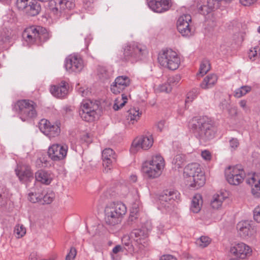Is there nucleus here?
I'll return each instance as SVG.
<instances>
[{
  "label": "nucleus",
  "instance_id": "nucleus-63",
  "mask_svg": "<svg viewBox=\"0 0 260 260\" xmlns=\"http://www.w3.org/2000/svg\"><path fill=\"white\" fill-rule=\"evenodd\" d=\"M5 203V200L4 196L0 193V206L4 205Z\"/></svg>",
  "mask_w": 260,
  "mask_h": 260
},
{
  "label": "nucleus",
  "instance_id": "nucleus-16",
  "mask_svg": "<svg viewBox=\"0 0 260 260\" xmlns=\"http://www.w3.org/2000/svg\"><path fill=\"white\" fill-rule=\"evenodd\" d=\"M191 17L190 15L185 14L181 16L177 22V27L178 31L184 37L191 35L192 32L189 26Z\"/></svg>",
  "mask_w": 260,
  "mask_h": 260
},
{
  "label": "nucleus",
  "instance_id": "nucleus-12",
  "mask_svg": "<svg viewBox=\"0 0 260 260\" xmlns=\"http://www.w3.org/2000/svg\"><path fill=\"white\" fill-rule=\"evenodd\" d=\"M178 192L173 190H166L160 196V207L167 211H171L174 207V203L177 199Z\"/></svg>",
  "mask_w": 260,
  "mask_h": 260
},
{
  "label": "nucleus",
  "instance_id": "nucleus-37",
  "mask_svg": "<svg viewBox=\"0 0 260 260\" xmlns=\"http://www.w3.org/2000/svg\"><path fill=\"white\" fill-rule=\"evenodd\" d=\"M211 242V239L207 236H201L197 239L196 241V245L201 248L207 247Z\"/></svg>",
  "mask_w": 260,
  "mask_h": 260
},
{
  "label": "nucleus",
  "instance_id": "nucleus-18",
  "mask_svg": "<svg viewBox=\"0 0 260 260\" xmlns=\"http://www.w3.org/2000/svg\"><path fill=\"white\" fill-rule=\"evenodd\" d=\"M230 252L238 258L244 259L251 254V249L245 244L239 243L231 246Z\"/></svg>",
  "mask_w": 260,
  "mask_h": 260
},
{
  "label": "nucleus",
  "instance_id": "nucleus-41",
  "mask_svg": "<svg viewBox=\"0 0 260 260\" xmlns=\"http://www.w3.org/2000/svg\"><path fill=\"white\" fill-rule=\"evenodd\" d=\"M251 89V87L248 86H243L238 88L235 91V96L237 98H241L249 92Z\"/></svg>",
  "mask_w": 260,
  "mask_h": 260
},
{
  "label": "nucleus",
  "instance_id": "nucleus-34",
  "mask_svg": "<svg viewBox=\"0 0 260 260\" xmlns=\"http://www.w3.org/2000/svg\"><path fill=\"white\" fill-rule=\"evenodd\" d=\"M260 56V48L255 46L251 48L248 52V57L252 61L258 60Z\"/></svg>",
  "mask_w": 260,
  "mask_h": 260
},
{
  "label": "nucleus",
  "instance_id": "nucleus-19",
  "mask_svg": "<svg viewBox=\"0 0 260 260\" xmlns=\"http://www.w3.org/2000/svg\"><path fill=\"white\" fill-rule=\"evenodd\" d=\"M150 8L157 13L168 11L171 7V0H147Z\"/></svg>",
  "mask_w": 260,
  "mask_h": 260
},
{
  "label": "nucleus",
  "instance_id": "nucleus-17",
  "mask_svg": "<svg viewBox=\"0 0 260 260\" xmlns=\"http://www.w3.org/2000/svg\"><path fill=\"white\" fill-rule=\"evenodd\" d=\"M246 182L251 188V191L255 198H260V175L253 173L248 175Z\"/></svg>",
  "mask_w": 260,
  "mask_h": 260
},
{
  "label": "nucleus",
  "instance_id": "nucleus-61",
  "mask_svg": "<svg viewBox=\"0 0 260 260\" xmlns=\"http://www.w3.org/2000/svg\"><path fill=\"white\" fill-rule=\"evenodd\" d=\"M137 218V215H135V214H132L131 213V215L129 217V218H128V221L129 222H134L135 220Z\"/></svg>",
  "mask_w": 260,
  "mask_h": 260
},
{
  "label": "nucleus",
  "instance_id": "nucleus-48",
  "mask_svg": "<svg viewBox=\"0 0 260 260\" xmlns=\"http://www.w3.org/2000/svg\"><path fill=\"white\" fill-rule=\"evenodd\" d=\"M181 77L179 75H176L175 76L170 77L168 79V82L170 84V85H172V87L176 85L180 81Z\"/></svg>",
  "mask_w": 260,
  "mask_h": 260
},
{
  "label": "nucleus",
  "instance_id": "nucleus-44",
  "mask_svg": "<svg viewBox=\"0 0 260 260\" xmlns=\"http://www.w3.org/2000/svg\"><path fill=\"white\" fill-rule=\"evenodd\" d=\"M55 194L52 190L48 191L45 195H43L42 199L45 204H50L54 200Z\"/></svg>",
  "mask_w": 260,
  "mask_h": 260
},
{
  "label": "nucleus",
  "instance_id": "nucleus-9",
  "mask_svg": "<svg viewBox=\"0 0 260 260\" xmlns=\"http://www.w3.org/2000/svg\"><path fill=\"white\" fill-rule=\"evenodd\" d=\"M225 175L228 182L235 185L242 183L245 177L243 169L240 165L229 167L225 170Z\"/></svg>",
  "mask_w": 260,
  "mask_h": 260
},
{
  "label": "nucleus",
  "instance_id": "nucleus-22",
  "mask_svg": "<svg viewBox=\"0 0 260 260\" xmlns=\"http://www.w3.org/2000/svg\"><path fill=\"white\" fill-rule=\"evenodd\" d=\"M38 26H31L26 28L22 34L23 39L29 44H32L37 42L38 35Z\"/></svg>",
  "mask_w": 260,
  "mask_h": 260
},
{
  "label": "nucleus",
  "instance_id": "nucleus-50",
  "mask_svg": "<svg viewBox=\"0 0 260 260\" xmlns=\"http://www.w3.org/2000/svg\"><path fill=\"white\" fill-rule=\"evenodd\" d=\"M253 218L257 222H260V205L256 207L253 210Z\"/></svg>",
  "mask_w": 260,
  "mask_h": 260
},
{
  "label": "nucleus",
  "instance_id": "nucleus-40",
  "mask_svg": "<svg viewBox=\"0 0 260 260\" xmlns=\"http://www.w3.org/2000/svg\"><path fill=\"white\" fill-rule=\"evenodd\" d=\"M210 63L208 60H204L202 61L199 69V73L198 75L203 76L205 75L210 70Z\"/></svg>",
  "mask_w": 260,
  "mask_h": 260
},
{
  "label": "nucleus",
  "instance_id": "nucleus-24",
  "mask_svg": "<svg viewBox=\"0 0 260 260\" xmlns=\"http://www.w3.org/2000/svg\"><path fill=\"white\" fill-rule=\"evenodd\" d=\"M35 177L37 181L49 185L53 180V175L50 172L41 170L36 173Z\"/></svg>",
  "mask_w": 260,
  "mask_h": 260
},
{
  "label": "nucleus",
  "instance_id": "nucleus-10",
  "mask_svg": "<svg viewBox=\"0 0 260 260\" xmlns=\"http://www.w3.org/2000/svg\"><path fill=\"white\" fill-rule=\"evenodd\" d=\"M82 58L78 54H71L65 59L64 67L69 73L80 72L84 68Z\"/></svg>",
  "mask_w": 260,
  "mask_h": 260
},
{
  "label": "nucleus",
  "instance_id": "nucleus-11",
  "mask_svg": "<svg viewBox=\"0 0 260 260\" xmlns=\"http://www.w3.org/2000/svg\"><path fill=\"white\" fill-rule=\"evenodd\" d=\"M68 146L66 144H54L48 150L49 157L54 161L64 159L67 154Z\"/></svg>",
  "mask_w": 260,
  "mask_h": 260
},
{
  "label": "nucleus",
  "instance_id": "nucleus-58",
  "mask_svg": "<svg viewBox=\"0 0 260 260\" xmlns=\"http://www.w3.org/2000/svg\"><path fill=\"white\" fill-rule=\"evenodd\" d=\"M239 105L245 111L248 110V108L247 106V101L246 100H241L239 102Z\"/></svg>",
  "mask_w": 260,
  "mask_h": 260
},
{
  "label": "nucleus",
  "instance_id": "nucleus-57",
  "mask_svg": "<svg viewBox=\"0 0 260 260\" xmlns=\"http://www.w3.org/2000/svg\"><path fill=\"white\" fill-rule=\"evenodd\" d=\"M205 7H208L206 5H202L199 7V12L203 15H206L209 13L211 11H207L206 10Z\"/></svg>",
  "mask_w": 260,
  "mask_h": 260
},
{
  "label": "nucleus",
  "instance_id": "nucleus-64",
  "mask_svg": "<svg viewBox=\"0 0 260 260\" xmlns=\"http://www.w3.org/2000/svg\"><path fill=\"white\" fill-rule=\"evenodd\" d=\"M228 103L225 100H224L221 103L220 106L222 109H224V108H228Z\"/></svg>",
  "mask_w": 260,
  "mask_h": 260
},
{
  "label": "nucleus",
  "instance_id": "nucleus-3",
  "mask_svg": "<svg viewBox=\"0 0 260 260\" xmlns=\"http://www.w3.org/2000/svg\"><path fill=\"white\" fill-rule=\"evenodd\" d=\"M127 208L121 202H112L107 204L105 208V221L110 225L118 224L122 221L126 213Z\"/></svg>",
  "mask_w": 260,
  "mask_h": 260
},
{
  "label": "nucleus",
  "instance_id": "nucleus-43",
  "mask_svg": "<svg viewBox=\"0 0 260 260\" xmlns=\"http://www.w3.org/2000/svg\"><path fill=\"white\" fill-rule=\"evenodd\" d=\"M200 91L198 88H193L190 90L187 94V99L185 102H192L195 98H197L198 95L199 94Z\"/></svg>",
  "mask_w": 260,
  "mask_h": 260
},
{
  "label": "nucleus",
  "instance_id": "nucleus-27",
  "mask_svg": "<svg viewBox=\"0 0 260 260\" xmlns=\"http://www.w3.org/2000/svg\"><path fill=\"white\" fill-rule=\"evenodd\" d=\"M239 235L242 237L251 235L254 233V230L251 228L250 224L248 221H241L237 224Z\"/></svg>",
  "mask_w": 260,
  "mask_h": 260
},
{
  "label": "nucleus",
  "instance_id": "nucleus-51",
  "mask_svg": "<svg viewBox=\"0 0 260 260\" xmlns=\"http://www.w3.org/2000/svg\"><path fill=\"white\" fill-rule=\"evenodd\" d=\"M140 205L139 202L133 204L131 209V214L137 215L140 210Z\"/></svg>",
  "mask_w": 260,
  "mask_h": 260
},
{
  "label": "nucleus",
  "instance_id": "nucleus-32",
  "mask_svg": "<svg viewBox=\"0 0 260 260\" xmlns=\"http://www.w3.org/2000/svg\"><path fill=\"white\" fill-rule=\"evenodd\" d=\"M38 35L36 43H42L47 41L50 38V35L47 29L41 26H38Z\"/></svg>",
  "mask_w": 260,
  "mask_h": 260
},
{
  "label": "nucleus",
  "instance_id": "nucleus-56",
  "mask_svg": "<svg viewBox=\"0 0 260 260\" xmlns=\"http://www.w3.org/2000/svg\"><path fill=\"white\" fill-rule=\"evenodd\" d=\"M257 0H240V3L244 6H249L254 4Z\"/></svg>",
  "mask_w": 260,
  "mask_h": 260
},
{
  "label": "nucleus",
  "instance_id": "nucleus-20",
  "mask_svg": "<svg viewBox=\"0 0 260 260\" xmlns=\"http://www.w3.org/2000/svg\"><path fill=\"white\" fill-rule=\"evenodd\" d=\"M130 84V79L126 76L117 77L111 86V91L116 94L119 93Z\"/></svg>",
  "mask_w": 260,
  "mask_h": 260
},
{
  "label": "nucleus",
  "instance_id": "nucleus-15",
  "mask_svg": "<svg viewBox=\"0 0 260 260\" xmlns=\"http://www.w3.org/2000/svg\"><path fill=\"white\" fill-rule=\"evenodd\" d=\"M151 229L150 222L147 221L142 229L134 230L132 232L131 236L137 244L144 247L147 241L148 232Z\"/></svg>",
  "mask_w": 260,
  "mask_h": 260
},
{
  "label": "nucleus",
  "instance_id": "nucleus-35",
  "mask_svg": "<svg viewBox=\"0 0 260 260\" xmlns=\"http://www.w3.org/2000/svg\"><path fill=\"white\" fill-rule=\"evenodd\" d=\"M185 162V155L183 154L176 155L172 160V164L175 166V167L178 169L182 168L184 165Z\"/></svg>",
  "mask_w": 260,
  "mask_h": 260
},
{
  "label": "nucleus",
  "instance_id": "nucleus-6",
  "mask_svg": "<svg viewBox=\"0 0 260 260\" xmlns=\"http://www.w3.org/2000/svg\"><path fill=\"white\" fill-rule=\"evenodd\" d=\"M146 53L144 46L138 43L132 42L124 46L122 59L133 63L142 59Z\"/></svg>",
  "mask_w": 260,
  "mask_h": 260
},
{
  "label": "nucleus",
  "instance_id": "nucleus-59",
  "mask_svg": "<svg viewBox=\"0 0 260 260\" xmlns=\"http://www.w3.org/2000/svg\"><path fill=\"white\" fill-rule=\"evenodd\" d=\"M160 260H177L176 257L171 255H166L162 256Z\"/></svg>",
  "mask_w": 260,
  "mask_h": 260
},
{
  "label": "nucleus",
  "instance_id": "nucleus-13",
  "mask_svg": "<svg viewBox=\"0 0 260 260\" xmlns=\"http://www.w3.org/2000/svg\"><path fill=\"white\" fill-rule=\"evenodd\" d=\"M153 144V139L151 135L138 137L133 141L131 151L135 153L141 149L147 150L151 147Z\"/></svg>",
  "mask_w": 260,
  "mask_h": 260
},
{
  "label": "nucleus",
  "instance_id": "nucleus-7",
  "mask_svg": "<svg viewBox=\"0 0 260 260\" xmlns=\"http://www.w3.org/2000/svg\"><path fill=\"white\" fill-rule=\"evenodd\" d=\"M159 63L171 70L177 69L180 64V58L177 53L172 49L164 50L158 56Z\"/></svg>",
  "mask_w": 260,
  "mask_h": 260
},
{
  "label": "nucleus",
  "instance_id": "nucleus-31",
  "mask_svg": "<svg viewBox=\"0 0 260 260\" xmlns=\"http://www.w3.org/2000/svg\"><path fill=\"white\" fill-rule=\"evenodd\" d=\"M225 199V196L222 193L214 194L211 201V206L213 209H218L221 206Z\"/></svg>",
  "mask_w": 260,
  "mask_h": 260
},
{
  "label": "nucleus",
  "instance_id": "nucleus-2",
  "mask_svg": "<svg viewBox=\"0 0 260 260\" xmlns=\"http://www.w3.org/2000/svg\"><path fill=\"white\" fill-rule=\"evenodd\" d=\"M183 179L186 185L197 189L205 183L204 173L197 163L189 164L185 167Z\"/></svg>",
  "mask_w": 260,
  "mask_h": 260
},
{
  "label": "nucleus",
  "instance_id": "nucleus-49",
  "mask_svg": "<svg viewBox=\"0 0 260 260\" xmlns=\"http://www.w3.org/2000/svg\"><path fill=\"white\" fill-rule=\"evenodd\" d=\"M76 255V249L74 247H71L70 252L66 255V260H74Z\"/></svg>",
  "mask_w": 260,
  "mask_h": 260
},
{
  "label": "nucleus",
  "instance_id": "nucleus-60",
  "mask_svg": "<svg viewBox=\"0 0 260 260\" xmlns=\"http://www.w3.org/2000/svg\"><path fill=\"white\" fill-rule=\"evenodd\" d=\"M164 126H165V121H160L159 122H158V123L157 124V129L160 132H161Z\"/></svg>",
  "mask_w": 260,
  "mask_h": 260
},
{
  "label": "nucleus",
  "instance_id": "nucleus-47",
  "mask_svg": "<svg viewBox=\"0 0 260 260\" xmlns=\"http://www.w3.org/2000/svg\"><path fill=\"white\" fill-rule=\"evenodd\" d=\"M172 89V85H170L168 81L167 83L159 85L158 87L157 88V90L160 92H165L166 93H169L171 92Z\"/></svg>",
  "mask_w": 260,
  "mask_h": 260
},
{
  "label": "nucleus",
  "instance_id": "nucleus-21",
  "mask_svg": "<svg viewBox=\"0 0 260 260\" xmlns=\"http://www.w3.org/2000/svg\"><path fill=\"white\" fill-rule=\"evenodd\" d=\"M102 158L104 171L108 173L111 169L112 162L116 159L113 150L111 148L105 149L102 153Z\"/></svg>",
  "mask_w": 260,
  "mask_h": 260
},
{
  "label": "nucleus",
  "instance_id": "nucleus-26",
  "mask_svg": "<svg viewBox=\"0 0 260 260\" xmlns=\"http://www.w3.org/2000/svg\"><path fill=\"white\" fill-rule=\"evenodd\" d=\"M16 173L21 181H25L33 178L30 167L27 166H20L16 169Z\"/></svg>",
  "mask_w": 260,
  "mask_h": 260
},
{
  "label": "nucleus",
  "instance_id": "nucleus-33",
  "mask_svg": "<svg viewBox=\"0 0 260 260\" xmlns=\"http://www.w3.org/2000/svg\"><path fill=\"white\" fill-rule=\"evenodd\" d=\"M127 112V120H129L132 124H134L135 121H137L139 119L142 114L137 108H131Z\"/></svg>",
  "mask_w": 260,
  "mask_h": 260
},
{
  "label": "nucleus",
  "instance_id": "nucleus-36",
  "mask_svg": "<svg viewBox=\"0 0 260 260\" xmlns=\"http://www.w3.org/2000/svg\"><path fill=\"white\" fill-rule=\"evenodd\" d=\"M127 97L124 94H122L121 98H117L114 101V104L113 106V109L115 111L119 110L121 108L124 106L127 102Z\"/></svg>",
  "mask_w": 260,
  "mask_h": 260
},
{
  "label": "nucleus",
  "instance_id": "nucleus-62",
  "mask_svg": "<svg viewBox=\"0 0 260 260\" xmlns=\"http://www.w3.org/2000/svg\"><path fill=\"white\" fill-rule=\"evenodd\" d=\"M122 242L124 243L126 246H129L130 243L129 242L125 241L126 240L129 241V238L128 236H125L122 239Z\"/></svg>",
  "mask_w": 260,
  "mask_h": 260
},
{
  "label": "nucleus",
  "instance_id": "nucleus-25",
  "mask_svg": "<svg viewBox=\"0 0 260 260\" xmlns=\"http://www.w3.org/2000/svg\"><path fill=\"white\" fill-rule=\"evenodd\" d=\"M50 92L54 96L63 97L67 93L68 84L65 81H61L59 84L51 86Z\"/></svg>",
  "mask_w": 260,
  "mask_h": 260
},
{
  "label": "nucleus",
  "instance_id": "nucleus-5",
  "mask_svg": "<svg viewBox=\"0 0 260 260\" xmlns=\"http://www.w3.org/2000/svg\"><path fill=\"white\" fill-rule=\"evenodd\" d=\"M37 105L29 100L17 101L13 105V110L17 112L20 118L23 121L28 120L37 116Z\"/></svg>",
  "mask_w": 260,
  "mask_h": 260
},
{
  "label": "nucleus",
  "instance_id": "nucleus-4",
  "mask_svg": "<svg viewBox=\"0 0 260 260\" xmlns=\"http://www.w3.org/2000/svg\"><path fill=\"white\" fill-rule=\"evenodd\" d=\"M165 167V161L160 155L152 156L150 160L143 164L142 171L144 175L151 179L156 178L160 176Z\"/></svg>",
  "mask_w": 260,
  "mask_h": 260
},
{
  "label": "nucleus",
  "instance_id": "nucleus-1",
  "mask_svg": "<svg viewBox=\"0 0 260 260\" xmlns=\"http://www.w3.org/2000/svg\"><path fill=\"white\" fill-rule=\"evenodd\" d=\"M190 126L194 136L201 143L213 139L216 133L213 121L207 116L193 118Z\"/></svg>",
  "mask_w": 260,
  "mask_h": 260
},
{
  "label": "nucleus",
  "instance_id": "nucleus-28",
  "mask_svg": "<svg viewBox=\"0 0 260 260\" xmlns=\"http://www.w3.org/2000/svg\"><path fill=\"white\" fill-rule=\"evenodd\" d=\"M202 204L203 200L201 195L200 194H195L191 201L190 207V211L194 213H198L201 209Z\"/></svg>",
  "mask_w": 260,
  "mask_h": 260
},
{
  "label": "nucleus",
  "instance_id": "nucleus-42",
  "mask_svg": "<svg viewBox=\"0 0 260 260\" xmlns=\"http://www.w3.org/2000/svg\"><path fill=\"white\" fill-rule=\"evenodd\" d=\"M123 249L122 247L120 245H117L115 246L111 253V257L113 260H120V257L118 255V253L120 252H123Z\"/></svg>",
  "mask_w": 260,
  "mask_h": 260
},
{
  "label": "nucleus",
  "instance_id": "nucleus-38",
  "mask_svg": "<svg viewBox=\"0 0 260 260\" xmlns=\"http://www.w3.org/2000/svg\"><path fill=\"white\" fill-rule=\"evenodd\" d=\"M98 72L99 78L103 80L109 78L111 76V73L105 67H99Z\"/></svg>",
  "mask_w": 260,
  "mask_h": 260
},
{
  "label": "nucleus",
  "instance_id": "nucleus-23",
  "mask_svg": "<svg viewBox=\"0 0 260 260\" xmlns=\"http://www.w3.org/2000/svg\"><path fill=\"white\" fill-rule=\"evenodd\" d=\"M55 7L52 8V12L58 14L59 11L73 9L75 6L74 0H55Z\"/></svg>",
  "mask_w": 260,
  "mask_h": 260
},
{
  "label": "nucleus",
  "instance_id": "nucleus-45",
  "mask_svg": "<svg viewBox=\"0 0 260 260\" xmlns=\"http://www.w3.org/2000/svg\"><path fill=\"white\" fill-rule=\"evenodd\" d=\"M42 198L43 194H42L36 192H30L28 194V199L30 202L35 203L41 201Z\"/></svg>",
  "mask_w": 260,
  "mask_h": 260
},
{
  "label": "nucleus",
  "instance_id": "nucleus-53",
  "mask_svg": "<svg viewBox=\"0 0 260 260\" xmlns=\"http://www.w3.org/2000/svg\"><path fill=\"white\" fill-rule=\"evenodd\" d=\"M216 1L214 0H208L207 6L208 7H205L206 10L208 11H212V10L214 8V6L215 4Z\"/></svg>",
  "mask_w": 260,
  "mask_h": 260
},
{
  "label": "nucleus",
  "instance_id": "nucleus-55",
  "mask_svg": "<svg viewBox=\"0 0 260 260\" xmlns=\"http://www.w3.org/2000/svg\"><path fill=\"white\" fill-rule=\"evenodd\" d=\"M228 113L230 116L235 117L237 115V108L236 107H231L228 108Z\"/></svg>",
  "mask_w": 260,
  "mask_h": 260
},
{
  "label": "nucleus",
  "instance_id": "nucleus-30",
  "mask_svg": "<svg viewBox=\"0 0 260 260\" xmlns=\"http://www.w3.org/2000/svg\"><path fill=\"white\" fill-rule=\"evenodd\" d=\"M217 77L214 74L209 75L207 76L200 84V87L204 89H207L211 88L216 82Z\"/></svg>",
  "mask_w": 260,
  "mask_h": 260
},
{
  "label": "nucleus",
  "instance_id": "nucleus-39",
  "mask_svg": "<svg viewBox=\"0 0 260 260\" xmlns=\"http://www.w3.org/2000/svg\"><path fill=\"white\" fill-rule=\"evenodd\" d=\"M26 234V229L22 224H17L14 228V234L17 238L23 237Z\"/></svg>",
  "mask_w": 260,
  "mask_h": 260
},
{
  "label": "nucleus",
  "instance_id": "nucleus-14",
  "mask_svg": "<svg viewBox=\"0 0 260 260\" xmlns=\"http://www.w3.org/2000/svg\"><path fill=\"white\" fill-rule=\"evenodd\" d=\"M39 127L41 132L49 138L57 136L60 132V126L57 123H51L45 119L41 120Z\"/></svg>",
  "mask_w": 260,
  "mask_h": 260
},
{
  "label": "nucleus",
  "instance_id": "nucleus-8",
  "mask_svg": "<svg viewBox=\"0 0 260 260\" xmlns=\"http://www.w3.org/2000/svg\"><path fill=\"white\" fill-rule=\"evenodd\" d=\"M99 109L98 104L90 100L83 101L79 110L81 118L87 122H91L98 117L96 111Z\"/></svg>",
  "mask_w": 260,
  "mask_h": 260
},
{
  "label": "nucleus",
  "instance_id": "nucleus-46",
  "mask_svg": "<svg viewBox=\"0 0 260 260\" xmlns=\"http://www.w3.org/2000/svg\"><path fill=\"white\" fill-rule=\"evenodd\" d=\"M28 0H17L16 5L17 8L22 11L25 12L28 5Z\"/></svg>",
  "mask_w": 260,
  "mask_h": 260
},
{
  "label": "nucleus",
  "instance_id": "nucleus-52",
  "mask_svg": "<svg viewBox=\"0 0 260 260\" xmlns=\"http://www.w3.org/2000/svg\"><path fill=\"white\" fill-rule=\"evenodd\" d=\"M201 156L202 158L206 160L209 161L211 159V154L208 150H204L202 151Z\"/></svg>",
  "mask_w": 260,
  "mask_h": 260
},
{
  "label": "nucleus",
  "instance_id": "nucleus-54",
  "mask_svg": "<svg viewBox=\"0 0 260 260\" xmlns=\"http://www.w3.org/2000/svg\"><path fill=\"white\" fill-rule=\"evenodd\" d=\"M239 145V143L238 140L237 139L235 138H232L230 141V146L231 148L235 150L236 148L238 147Z\"/></svg>",
  "mask_w": 260,
  "mask_h": 260
},
{
  "label": "nucleus",
  "instance_id": "nucleus-29",
  "mask_svg": "<svg viewBox=\"0 0 260 260\" xmlns=\"http://www.w3.org/2000/svg\"><path fill=\"white\" fill-rule=\"evenodd\" d=\"M41 10V7L40 3L36 1L30 2L25 12L28 16H35L39 14Z\"/></svg>",
  "mask_w": 260,
  "mask_h": 260
}]
</instances>
